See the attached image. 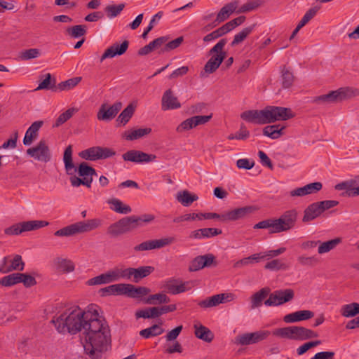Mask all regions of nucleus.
Wrapping results in <instances>:
<instances>
[{
  "label": "nucleus",
  "instance_id": "f257e3e1",
  "mask_svg": "<svg viewBox=\"0 0 359 359\" xmlns=\"http://www.w3.org/2000/svg\"><path fill=\"white\" fill-rule=\"evenodd\" d=\"M98 309L95 304L89 305L85 311L76 306L51 320L60 333L75 334L83 331V348L91 359H102V353L111 341L109 326L100 316Z\"/></svg>",
  "mask_w": 359,
  "mask_h": 359
},
{
  "label": "nucleus",
  "instance_id": "f03ea898",
  "mask_svg": "<svg viewBox=\"0 0 359 359\" xmlns=\"http://www.w3.org/2000/svg\"><path fill=\"white\" fill-rule=\"evenodd\" d=\"M241 118L248 123L264 125L274 123L278 121H287L294 116L291 109L267 106L262 110L251 109L242 112Z\"/></svg>",
  "mask_w": 359,
  "mask_h": 359
},
{
  "label": "nucleus",
  "instance_id": "7ed1b4c3",
  "mask_svg": "<svg viewBox=\"0 0 359 359\" xmlns=\"http://www.w3.org/2000/svg\"><path fill=\"white\" fill-rule=\"evenodd\" d=\"M72 153L73 149L72 145H69L66 147L64 151L63 161L67 175H72L75 172H78L79 175L80 177H83V179L90 180L91 184L93 182V176H97L95 170L93 167L88 165L86 162L81 163L77 168L72 161Z\"/></svg>",
  "mask_w": 359,
  "mask_h": 359
},
{
  "label": "nucleus",
  "instance_id": "20e7f679",
  "mask_svg": "<svg viewBox=\"0 0 359 359\" xmlns=\"http://www.w3.org/2000/svg\"><path fill=\"white\" fill-rule=\"evenodd\" d=\"M101 225L102 220L97 218L81 221L56 231L54 235L59 237L73 236L76 234L93 231L101 226Z\"/></svg>",
  "mask_w": 359,
  "mask_h": 359
},
{
  "label": "nucleus",
  "instance_id": "39448f33",
  "mask_svg": "<svg viewBox=\"0 0 359 359\" xmlns=\"http://www.w3.org/2000/svg\"><path fill=\"white\" fill-rule=\"evenodd\" d=\"M358 95L359 90L358 89L340 88L336 90L330 91L327 94L314 97L311 102L318 105H327L341 102Z\"/></svg>",
  "mask_w": 359,
  "mask_h": 359
},
{
  "label": "nucleus",
  "instance_id": "423d86ee",
  "mask_svg": "<svg viewBox=\"0 0 359 359\" xmlns=\"http://www.w3.org/2000/svg\"><path fill=\"white\" fill-rule=\"evenodd\" d=\"M226 43V39H222L209 50V55H211V57L204 66L205 73L212 74L219 68L226 57V52L223 51V48Z\"/></svg>",
  "mask_w": 359,
  "mask_h": 359
},
{
  "label": "nucleus",
  "instance_id": "0eeeda50",
  "mask_svg": "<svg viewBox=\"0 0 359 359\" xmlns=\"http://www.w3.org/2000/svg\"><path fill=\"white\" fill-rule=\"evenodd\" d=\"M27 154L34 160L43 163L49 162L52 157L50 148L43 140H40L34 147L29 148Z\"/></svg>",
  "mask_w": 359,
  "mask_h": 359
},
{
  "label": "nucleus",
  "instance_id": "6e6552de",
  "mask_svg": "<svg viewBox=\"0 0 359 359\" xmlns=\"http://www.w3.org/2000/svg\"><path fill=\"white\" fill-rule=\"evenodd\" d=\"M294 297V292L292 289L278 290L269 294L264 304L266 306H278L291 301Z\"/></svg>",
  "mask_w": 359,
  "mask_h": 359
},
{
  "label": "nucleus",
  "instance_id": "1a4fd4ad",
  "mask_svg": "<svg viewBox=\"0 0 359 359\" xmlns=\"http://www.w3.org/2000/svg\"><path fill=\"white\" fill-rule=\"evenodd\" d=\"M133 229H135L130 216L123 217L109 225L107 228V233L111 237L115 238L130 232Z\"/></svg>",
  "mask_w": 359,
  "mask_h": 359
},
{
  "label": "nucleus",
  "instance_id": "9d476101",
  "mask_svg": "<svg viewBox=\"0 0 359 359\" xmlns=\"http://www.w3.org/2000/svg\"><path fill=\"white\" fill-rule=\"evenodd\" d=\"M270 335L268 330H259L255 332L239 334L235 338V343L238 345L247 346L262 341Z\"/></svg>",
  "mask_w": 359,
  "mask_h": 359
},
{
  "label": "nucleus",
  "instance_id": "9b49d317",
  "mask_svg": "<svg viewBox=\"0 0 359 359\" xmlns=\"http://www.w3.org/2000/svg\"><path fill=\"white\" fill-rule=\"evenodd\" d=\"M163 287L171 294H178L191 289L192 285L190 282H183L177 278H168L163 282Z\"/></svg>",
  "mask_w": 359,
  "mask_h": 359
},
{
  "label": "nucleus",
  "instance_id": "f8f14e48",
  "mask_svg": "<svg viewBox=\"0 0 359 359\" xmlns=\"http://www.w3.org/2000/svg\"><path fill=\"white\" fill-rule=\"evenodd\" d=\"M297 219V212L294 209L285 211L279 218L276 219L279 233L292 229L295 225Z\"/></svg>",
  "mask_w": 359,
  "mask_h": 359
},
{
  "label": "nucleus",
  "instance_id": "ddd939ff",
  "mask_svg": "<svg viewBox=\"0 0 359 359\" xmlns=\"http://www.w3.org/2000/svg\"><path fill=\"white\" fill-rule=\"evenodd\" d=\"M175 241L172 237H165L161 239L149 240L141 243L134 247L137 252L160 249L172 244Z\"/></svg>",
  "mask_w": 359,
  "mask_h": 359
},
{
  "label": "nucleus",
  "instance_id": "4468645a",
  "mask_svg": "<svg viewBox=\"0 0 359 359\" xmlns=\"http://www.w3.org/2000/svg\"><path fill=\"white\" fill-rule=\"evenodd\" d=\"M217 262L212 254H206L196 257L190 263L189 271H197L205 267L216 266Z\"/></svg>",
  "mask_w": 359,
  "mask_h": 359
},
{
  "label": "nucleus",
  "instance_id": "2eb2a0df",
  "mask_svg": "<svg viewBox=\"0 0 359 359\" xmlns=\"http://www.w3.org/2000/svg\"><path fill=\"white\" fill-rule=\"evenodd\" d=\"M121 107L122 104L120 102H116L110 107L102 104L97 114V118L99 121H110L116 117Z\"/></svg>",
  "mask_w": 359,
  "mask_h": 359
},
{
  "label": "nucleus",
  "instance_id": "dca6fc26",
  "mask_svg": "<svg viewBox=\"0 0 359 359\" xmlns=\"http://www.w3.org/2000/svg\"><path fill=\"white\" fill-rule=\"evenodd\" d=\"M234 299V295L231 293H221L210 297L198 303L201 308H210L216 306L220 304L229 302Z\"/></svg>",
  "mask_w": 359,
  "mask_h": 359
},
{
  "label": "nucleus",
  "instance_id": "f3484780",
  "mask_svg": "<svg viewBox=\"0 0 359 359\" xmlns=\"http://www.w3.org/2000/svg\"><path fill=\"white\" fill-rule=\"evenodd\" d=\"M122 157L126 161H131L136 163L151 162L156 158L154 154H149L137 150H130L123 154Z\"/></svg>",
  "mask_w": 359,
  "mask_h": 359
},
{
  "label": "nucleus",
  "instance_id": "a211bd4d",
  "mask_svg": "<svg viewBox=\"0 0 359 359\" xmlns=\"http://www.w3.org/2000/svg\"><path fill=\"white\" fill-rule=\"evenodd\" d=\"M257 210V208L255 206L252 205L236 208L232 210L224 212L225 220L226 222H229L245 218L248 215H251Z\"/></svg>",
  "mask_w": 359,
  "mask_h": 359
},
{
  "label": "nucleus",
  "instance_id": "6ab92c4d",
  "mask_svg": "<svg viewBox=\"0 0 359 359\" xmlns=\"http://www.w3.org/2000/svg\"><path fill=\"white\" fill-rule=\"evenodd\" d=\"M238 6V1H233L224 6L217 14L216 18L210 26L211 27H215L221 22L227 20L229 16L237 9Z\"/></svg>",
  "mask_w": 359,
  "mask_h": 359
},
{
  "label": "nucleus",
  "instance_id": "aec40b11",
  "mask_svg": "<svg viewBox=\"0 0 359 359\" xmlns=\"http://www.w3.org/2000/svg\"><path fill=\"white\" fill-rule=\"evenodd\" d=\"M129 42L127 40L123 41L121 44L114 43L105 50L100 57V62H102L107 58H112L117 55H122L128 50Z\"/></svg>",
  "mask_w": 359,
  "mask_h": 359
},
{
  "label": "nucleus",
  "instance_id": "412c9836",
  "mask_svg": "<svg viewBox=\"0 0 359 359\" xmlns=\"http://www.w3.org/2000/svg\"><path fill=\"white\" fill-rule=\"evenodd\" d=\"M181 107L177 97L171 89L165 90L161 99V109L163 111L176 109Z\"/></svg>",
  "mask_w": 359,
  "mask_h": 359
},
{
  "label": "nucleus",
  "instance_id": "4be33fe9",
  "mask_svg": "<svg viewBox=\"0 0 359 359\" xmlns=\"http://www.w3.org/2000/svg\"><path fill=\"white\" fill-rule=\"evenodd\" d=\"M313 316L314 313L311 311L301 310L285 315L283 318V320L286 323H292L309 320L313 317Z\"/></svg>",
  "mask_w": 359,
  "mask_h": 359
},
{
  "label": "nucleus",
  "instance_id": "5701e85b",
  "mask_svg": "<svg viewBox=\"0 0 359 359\" xmlns=\"http://www.w3.org/2000/svg\"><path fill=\"white\" fill-rule=\"evenodd\" d=\"M222 233L221 229L216 228H203L193 231L190 233L189 238L192 239H204L212 238Z\"/></svg>",
  "mask_w": 359,
  "mask_h": 359
},
{
  "label": "nucleus",
  "instance_id": "b1692460",
  "mask_svg": "<svg viewBox=\"0 0 359 359\" xmlns=\"http://www.w3.org/2000/svg\"><path fill=\"white\" fill-rule=\"evenodd\" d=\"M43 122L42 121H34L27 129L25 133L23 144L25 145H30L33 140L36 137L38 131L43 126Z\"/></svg>",
  "mask_w": 359,
  "mask_h": 359
},
{
  "label": "nucleus",
  "instance_id": "393cba45",
  "mask_svg": "<svg viewBox=\"0 0 359 359\" xmlns=\"http://www.w3.org/2000/svg\"><path fill=\"white\" fill-rule=\"evenodd\" d=\"M294 340L303 341L317 337L318 334L314 331L301 326H293Z\"/></svg>",
  "mask_w": 359,
  "mask_h": 359
},
{
  "label": "nucleus",
  "instance_id": "a878e982",
  "mask_svg": "<svg viewBox=\"0 0 359 359\" xmlns=\"http://www.w3.org/2000/svg\"><path fill=\"white\" fill-rule=\"evenodd\" d=\"M127 284L118 283L102 288V295H126Z\"/></svg>",
  "mask_w": 359,
  "mask_h": 359
},
{
  "label": "nucleus",
  "instance_id": "bb28decb",
  "mask_svg": "<svg viewBox=\"0 0 359 359\" xmlns=\"http://www.w3.org/2000/svg\"><path fill=\"white\" fill-rule=\"evenodd\" d=\"M151 132L150 128L131 129L124 133L123 137L127 140L133 141L149 135Z\"/></svg>",
  "mask_w": 359,
  "mask_h": 359
},
{
  "label": "nucleus",
  "instance_id": "cd10ccee",
  "mask_svg": "<svg viewBox=\"0 0 359 359\" xmlns=\"http://www.w3.org/2000/svg\"><path fill=\"white\" fill-rule=\"evenodd\" d=\"M320 206L316 203L309 205L304 210V215L303 217V222H308L313 220L322 214Z\"/></svg>",
  "mask_w": 359,
  "mask_h": 359
},
{
  "label": "nucleus",
  "instance_id": "c85d7f7f",
  "mask_svg": "<svg viewBox=\"0 0 359 359\" xmlns=\"http://www.w3.org/2000/svg\"><path fill=\"white\" fill-rule=\"evenodd\" d=\"M151 292L147 287H135L133 285L127 284L126 296L130 298H140L146 296Z\"/></svg>",
  "mask_w": 359,
  "mask_h": 359
},
{
  "label": "nucleus",
  "instance_id": "c756f323",
  "mask_svg": "<svg viewBox=\"0 0 359 359\" xmlns=\"http://www.w3.org/2000/svg\"><path fill=\"white\" fill-rule=\"evenodd\" d=\"M176 198L183 206L188 207L197 201L198 197L195 194L184 190L177 193Z\"/></svg>",
  "mask_w": 359,
  "mask_h": 359
},
{
  "label": "nucleus",
  "instance_id": "7c9ffc66",
  "mask_svg": "<svg viewBox=\"0 0 359 359\" xmlns=\"http://www.w3.org/2000/svg\"><path fill=\"white\" fill-rule=\"evenodd\" d=\"M194 334L196 337L205 342H210L214 338L213 333L208 327L202 325H194Z\"/></svg>",
  "mask_w": 359,
  "mask_h": 359
},
{
  "label": "nucleus",
  "instance_id": "2f4dec72",
  "mask_svg": "<svg viewBox=\"0 0 359 359\" xmlns=\"http://www.w3.org/2000/svg\"><path fill=\"white\" fill-rule=\"evenodd\" d=\"M108 203L111 205L110 208L116 212L126 215L131 212V208L118 198H112L108 201Z\"/></svg>",
  "mask_w": 359,
  "mask_h": 359
},
{
  "label": "nucleus",
  "instance_id": "473e14b6",
  "mask_svg": "<svg viewBox=\"0 0 359 359\" xmlns=\"http://www.w3.org/2000/svg\"><path fill=\"white\" fill-rule=\"evenodd\" d=\"M48 224L49 222L45 220H31L20 222L22 232L36 230Z\"/></svg>",
  "mask_w": 359,
  "mask_h": 359
},
{
  "label": "nucleus",
  "instance_id": "72a5a7b5",
  "mask_svg": "<svg viewBox=\"0 0 359 359\" xmlns=\"http://www.w3.org/2000/svg\"><path fill=\"white\" fill-rule=\"evenodd\" d=\"M264 259V256H262V253H257L252 255L248 257H245L241 259L236 262L234 263L233 267L236 269L242 268L245 266L253 264L255 263H258L261 261V259Z\"/></svg>",
  "mask_w": 359,
  "mask_h": 359
},
{
  "label": "nucleus",
  "instance_id": "f704fd0d",
  "mask_svg": "<svg viewBox=\"0 0 359 359\" xmlns=\"http://www.w3.org/2000/svg\"><path fill=\"white\" fill-rule=\"evenodd\" d=\"M270 289L264 287L251 297V309L258 308L262 305V301L269 295Z\"/></svg>",
  "mask_w": 359,
  "mask_h": 359
},
{
  "label": "nucleus",
  "instance_id": "c9c22d12",
  "mask_svg": "<svg viewBox=\"0 0 359 359\" xmlns=\"http://www.w3.org/2000/svg\"><path fill=\"white\" fill-rule=\"evenodd\" d=\"M285 126L280 127V125L267 126L263 129V135L273 140L279 138L283 135Z\"/></svg>",
  "mask_w": 359,
  "mask_h": 359
},
{
  "label": "nucleus",
  "instance_id": "e433bc0d",
  "mask_svg": "<svg viewBox=\"0 0 359 359\" xmlns=\"http://www.w3.org/2000/svg\"><path fill=\"white\" fill-rule=\"evenodd\" d=\"M255 229H268L269 233H279L276 219H268L258 222L253 226Z\"/></svg>",
  "mask_w": 359,
  "mask_h": 359
},
{
  "label": "nucleus",
  "instance_id": "4c0bfd02",
  "mask_svg": "<svg viewBox=\"0 0 359 359\" xmlns=\"http://www.w3.org/2000/svg\"><path fill=\"white\" fill-rule=\"evenodd\" d=\"M340 313L345 318H352L359 314V304L353 302L344 304L340 309Z\"/></svg>",
  "mask_w": 359,
  "mask_h": 359
},
{
  "label": "nucleus",
  "instance_id": "58836bf2",
  "mask_svg": "<svg viewBox=\"0 0 359 359\" xmlns=\"http://www.w3.org/2000/svg\"><path fill=\"white\" fill-rule=\"evenodd\" d=\"M255 27V25H250L237 33L231 43V46L234 47L242 43L252 32Z\"/></svg>",
  "mask_w": 359,
  "mask_h": 359
},
{
  "label": "nucleus",
  "instance_id": "ea45409f",
  "mask_svg": "<svg viewBox=\"0 0 359 359\" xmlns=\"http://www.w3.org/2000/svg\"><path fill=\"white\" fill-rule=\"evenodd\" d=\"M356 183V181L354 180H346L336 184L334 188L338 191L346 190V196L354 197L355 195H352V194L355 191Z\"/></svg>",
  "mask_w": 359,
  "mask_h": 359
},
{
  "label": "nucleus",
  "instance_id": "a19ab883",
  "mask_svg": "<svg viewBox=\"0 0 359 359\" xmlns=\"http://www.w3.org/2000/svg\"><path fill=\"white\" fill-rule=\"evenodd\" d=\"M341 241L340 238H336L325 242L318 243V252L320 255L327 253L334 249Z\"/></svg>",
  "mask_w": 359,
  "mask_h": 359
},
{
  "label": "nucleus",
  "instance_id": "79ce46f5",
  "mask_svg": "<svg viewBox=\"0 0 359 359\" xmlns=\"http://www.w3.org/2000/svg\"><path fill=\"white\" fill-rule=\"evenodd\" d=\"M135 112V107L130 104L119 114L116 121L118 124L125 126L131 118Z\"/></svg>",
  "mask_w": 359,
  "mask_h": 359
},
{
  "label": "nucleus",
  "instance_id": "37998d69",
  "mask_svg": "<svg viewBox=\"0 0 359 359\" xmlns=\"http://www.w3.org/2000/svg\"><path fill=\"white\" fill-rule=\"evenodd\" d=\"M170 299L165 293H156L149 295L145 302L148 304L156 305L168 304Z\"/></svg>",
  "mask_w": 359,
  "mask_h": 359
},
{
  "label": "nucleus",
  "instance_id": "c03bdc74",
  "mask_svg": "<svg viewBox=\"0 0 359 359\" xmlns=\"http://www.w3.org/2000/svg\"><path fill=\"white\" fill-rule=\"evenodd\" d=\"M100 147H93L83 150L79 153V156L85 160L96 161L99 159Z\"/></svg>",
  "mask_w": 359,
  "mask_h": 359
},
{
  "label": "nucleus",
  "instance_id": "a18cd8bd",
  "mask_svg": "<svg viewBox=\"0 0 359 359\" xmlns=\"http://www.w3.org/2000/svg\"><path fill=\"white\" fill-rule=\"evenodd\" d=\"M164 330L158 325H154L150 327L142 330L140 332V336L145 339H149L151 337H156L161 334Z\"/></svg>",
  "mask_w": 359,
  "mask_h": 359
},
{
  "label": "nucleus",
  "instance_id": "49530a36",
  "mask_svg": "<svg viewBox=\"0 0 359 359\" xmlns=\"http://www.w3.org/2000/svg\"><path fill=\"white\" fill-rule=\"evenodd\" d=\"M44 79L40 82L35 90H53L55 87V79H53L51 74L48 73L45 74Z\"/></svg>",
  "mask_w": 359,
  "mask_h": 359
},
{
  "label": "nucleus",
  "instance_id": "de8ad7c7",
  "mask_svg": "<svg viewBox=\"0 0 359 359\" xmlns=\"http://www.w3.org/2000/svg\"><path fill=\"white\" fill-rule=\"evenodd\" d=\"M154 271V268L151 266L135 268V283H138L141 279L150 275Z\"/></svg>",
  "mask_w": 359,
  "mask_h": 359
},
{
  "label": "nucleus",
  "instance_id": "09e8293b",
  "mask_svg": "<svg viewBox=\"0 0 359 359\" xmlns=\"http://www.w3.org/2000/svg\"><path fill=\"white\" fill-rule=\"evenodd\" d=\"M20 283H21L20 273H11L0 280V285L5 287H11Z\"/></svg>",
  "mask_w": 359,
  "mask_h": 359
},
{
  "label": "nucleus",
  "instance_id": "8fccbe9b",
  "mask_svg": "<svg viewBox=\"0 0 359 359\" xmlns=\"http://www.w3.org/2000/svg\"><path fill=\"white\" fill-rule=\"evenodd\" d=\"M67 34L72 38L78 39L84 36L86 34V25H75L71 27H68L66 29Z\"/></svg>",
  "mask_w": 359,
  "mask_h": 359
},
{
  "label": "nucleus",
  "instance_id": "3c124183",
  "mask_svg": "<svg viewBox=\"0 0 359 359\" xmlns=\"http://www.w3.org/2000/svg\"><path fill=\"white\" fill-rule=\"evenodd\" d=\"M288 265L283 259H275L266 264L264 268L270 271L287 270Z\"/></svg>",
  "mask_w": 359,
  "mask_h": 359
},
{
  "label": "nucleus",
  "instance_id": "603ef678",
  "mask_svg": "<svg viewBox=\"0 0 359 359\" xmlns=\"http://www.w3.org/2000/svg\"><path fill=\"white\" fill-rule=\"evenodd\" d=\"M78 111L76 108H69L64 113L61 114L58 118L56 119L55 123L53 124V127H59L60 126L65 123L66 121H67L69 119H70L74 113H76Z\"/></svg>",
  "mask_w": 359,
  "mask_h": 359
},
{
  "label": "nucleus",
  "instance_id": "864d4df0",
  "mask_svg": "<svg viewBox=\"0 0 359 359\" xmlns=\"http://www.w3.org/2000/svg\"><path fill=\"white\" fill-rule=\"evenodd\" d=\"M137 318H158L157 307H151L139 310L135 313Z\"/></svg>",
  "mask_w": 359,
  "mask_h": 359
},
{
  "label": "nucleus",
  "instance_id": "5fc2aeb1",
  "mask_svg": "<svg viewBox=\"0 0 359 359\" xmlns=\"http://www.w3.org/2000/svg\"><path fill=\"white\" fill-rule=\"evenodd\" d=\"M132 223L133 224L134 229H136L137 226L142 225V223H149L154 219V216L151 214H145L140 217L137 216H130Z\"/></svg>",
  "mask_w": 359,
  "mask_h": 359
},
{
  "label": "nucleus",
  "instance_id": "6e6d98bb",
  "mask_svg": "<svg viewBox=\"0 0 359 359\" xmlns=\"http://www.w3.org/2000/svg\"><path fill=\"white\" fill-rule=\"evenodd\" d=\"M319 9L320 7L317 6L309 8L306 12V13L304 14V15L303 16V18L299 21L297 25L302 28L317 14Z\"/></svg>",
  "mask_w": 359,
  "mask_h": 359
},
{
  "label": "nucleus",
  "instance_id": "4d7b16f0",
  "mask_svg": "<svg viewBox=\"0 0 359 359\" xmlns=\"http://www.w3.org/2000/svg\"><path fill=\"white\" fill-rule=\"evenodd\" d=\"M81 81V77H74L60 83L57 88L60 90H69L77 86Z\"/></svg>",
  "mask_w": 359,
  "mask_h": 359
},
{
  "label": "nucleus",
  "instance_id": "13d9d810",
  "mask_svg": "<svg viewBox=\"0 0 359 359\" xmlns=\"http://www.w3.org/2000/svg\"><path fill=\"white\" fill-rule=\"evenodd\" d=\"M293 326L276 329L273 332L274 336L294 340Z\"/></svg>",
  "mask_w": 359,
  "mask_h": 359
},
{
  "label": "nucleus",
  "instance_id": "bf43d9fd",
  "mask_svg": "<svg viewBox=\"0 0 359 359\" xmlns=\"http://www.w3.org/2000/svg\"><path fill=\"white\" fill-rule=\"evenodd\" d=\"M25 267V262L22 259L20 255H15L13 258L11 259V264L9 265V272L13 271H23Z\"/></svg>",
  "mask_w": 359,
  "mask_h": 359
},
{
  "label": "nucleus",
  "instance_id": "052dcab7",
  "mask_svg": "<svg viewBox=\"0 0 359 359\" xmlns=\"http://www.w3.org/2000/svg\"><path fill=\"white\" fill-rule=\"evenodd\" d=\"M294 81V76L288 69H283L281 74V83L283 88H288L292 86Z\"/></svg>",
  "mask_w": 359,
  "mask_h": 359
},
{
  "label": "nucleus",
  "instance_id": "680f3d73",
  "mask_svg": "<svg viewBox=\"0 0 359 359\" xmlns=\"http://www.w3.org/2000/svg\"><path fill=\"white\" fill-rule=\"evenodd\" d=\"M40 55V51L37 48H30L22 51L20 53L19 57L21 60H29L31 59L36 58Z\"/></svg>",
  "mask_w": 359,
  "mask_h": 359
},
{
  "label": "nucleus",
  "instance_id": "e2e57ef3",
  "mask_svg": "<svg viewBox=\"0 0 359 359\" xmlns=\"http://www.w3.org/2000/svg\"><path fill=\"white\" fill-rule=\"evenodd\" d=\"M57 264L61 269L66 272H72L74 270V265L69 259L57 258Z\"/></svg>",
  "mask_w": 359,
  "mask_h": 359
},
{
  "label": "nucleus",
  "instance_id": "0e129e2a",
  "mask_svg": "<svg viewBox=\"0 0 359 359\" xmlns=\"http://www.w3.org/2000/svg\"><path fill=\"white\" fill-rule=\"evenodd\" d=\"M124 4L110 5L105 8V11L109 18L116 17L123 9Z\"/></svg>",
  "mask_w": 359,
  "mask_h": 359
},
{
  "label": "nucleus",
  "instance_id": "69168bd1",
  "mask_svg": "<svg viewBox=\"0 0 359 359\" xmlns=\"http://www.w3.org/2000/svg\"><path fill=\"white\" fill-rule=\"evenodd\" d=\"M183 41H184L183 36H179L172 41H167L165 43V46L161 50V51L162 52H168L170 50H174V49L178 48L182 43Z\"/></svg>",
  "mask_w": 359,
  "mask_h": 359
},
{
  "label": "nucleus",
  "instance_id": "338daca9",
  "mask_svg": "<svg viewBox=\"0 0 359 359\" xmlns=\"http://www.w3.org/2000/svg\"><path fill=\"white\" fill-rule=\"evenodd\" d=\"M297 261L302 266H313L318 262V259L316 257H307L306 255H301L298 257Z\"/></svg>",
  "mask_w": 359,
  "mask_h": 359
},
{
  "label": "nucleus",
  "instance_id": "774afa93",
  "mask_svg": "<svg viewBox=\"0 0 359 359\" xmlns=\"http://www.w3.org/2000/svg\"><path fill=\"white\" fill-rule=\"evenodd\" d=\"M320 344H321V341L320 340L312 341L305 343L303 345H302L297 348V353L299 355H302L304 354L310 348H313Z\"/></svg>",
  "mask_w": 359,
  "mask_h": 359
}]
</instances>
